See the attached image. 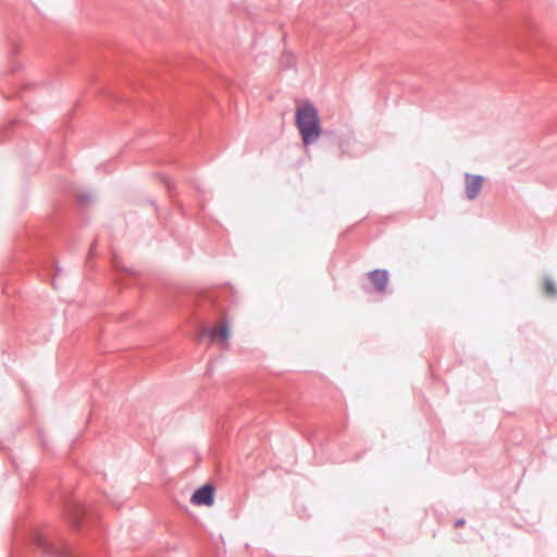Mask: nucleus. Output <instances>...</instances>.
I'll return each instance as SVG.
<instances>
[{"instance_id":"7ed1b4c3","label":"nucleus","mask_w":557,"mask_h":557,"mask_svg":"<svg viewBox=\"0 0 557 557\" xmlns=\"http://www.w3.org/2000/svg\"><path fill=\"white\" fill-rule=\"evenodd\" d=\"M484 178L480 175L466 174V195L470 200L475 199L482 188Z\"/></svg>"},{"instance_id":"f03ea898","label":"nucleus","mask_w":557,"mask_h":557,"mask_svg":"<svg viewBox=\"0 0 557 557\" xmlns=\"http://www.w3.org/2000/svg\"><path fill=\"white\" fill-rule=\"evenodd\" d=\"M190 502L196 506H212L214 503V488L212 485H203L191 496Z\"/></svg>"},{"instance_id":"0eeeda50","label":"nucleus","mask_w":557,"mask_h":557,"mask_svg":"<svg viewBox=\"0 0 557 557\" xmlns=\"http://www.w3.org/2000/svg\"><path fill=\"white\" fill-rule=\"evenodd\" d=\"M543 293L548 297H555L557 295V287L550 278L543 281Z\"/></svg>"},{"instance_id":"39448f33","label":"nucleus","mask_w":557,"mask_h":557,"mask_svg":"<svg viewBox=\"0 0 557 557\" xmlns=\"http://www.w3.org/2000/svg\"><path fill=\"white\" fill-rule=\"evenodd\" d=\"M212 342L219 341L222 344V348H227V341L231 336V330L226 323L213 327L209 332Z\"/></svg>"},{"instance_id":"f257e3e1","label":"nucleus","mask_w":557,"mask_h":557,"mask_svg":"<svg viewBox=\"0 0 557 557\" xmlns=\"http://www.w3.org/2000/svg\"><path fill=\"white\" fill-rule=\"evenodd\" d=\"M296 126L305 145L318 140L322 134L317 109L309 102L301 103L296 110Z\"/></svg>"},{"instance_id":"6e6552de","label":"nucleus","mask_w":557,"mask_h":557,"mask_svg":"<svg viewBox=\"0 0 557 557\" xmlns=\"http://www.w3.org/2000/svg\"><path fill=\"white\" fill-rule=\"evenodd\" d=\"M462 524H463V521H462V520H460V521H458V522H457V525H462Z\"/></svg>"},{"instance_id":"20e7f679","label":"nucleus","mask_w":557,"mask_h":557,"mask_svg":"<svg viewBox=\"0 0 557 557\" xmlns=\"http://www.w3.org/2000/svg\"><path fill=\"white\" fill-rule=\"evenodd\" d=\"M34 543L38 548L42 550L46 557H53L54 555L62 553L58 545L50 543L48 539L41 533L35 534Z\"/></svg>"},{"instance_id":"423d86ee","label":"nucleus","mask_w":557,"mask_h":557,"mask_svg":"<svg viewBox=\"0 0 557 557\" xmlns=\"http://www.w3.org/2000/svg\"><path fill=\"white\" fill-rule=\"evenodd\" d=\"M370 280L379 290H384L388 282L387 272L384 270H375L370 274Z\"/></svg>"}]
</instances>
